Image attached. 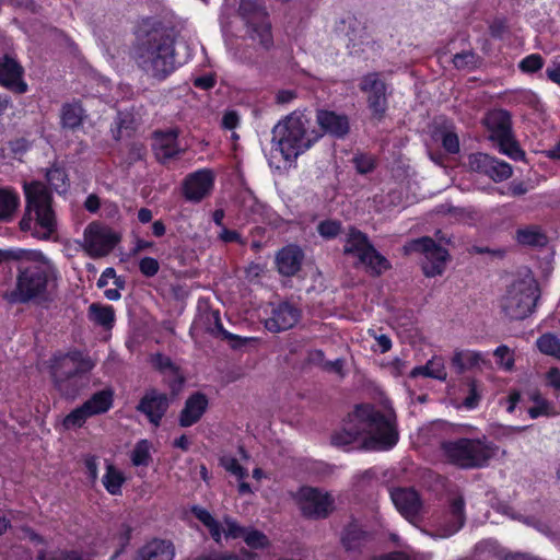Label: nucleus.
Listing matches in <instances>:
<instances>
[{"instance_id":"obj_1","label":"nucleus","mask_w":560,"mask_h":560,"mask_svg":"<svg viewBox=\"0 0 560 560\" xmlns=\"http://www.w3.org/2000/svg\"><path fill=\"white\" fill-rule=\"evenodd\" d=\"M362 436V446L371 451H389L399 440L395 421L371 404L354 407L342 428L331 434V444L348 450Z\"/></svg>"},{"instance_id":"obj_2","label":"nucleus","mask_w":560,"mask_h":560,"mask_svg":"<svg viewBox=\"0 0 560 560\" xmlns=\"http://www.w3.org/2000/svg\"><path fill=\"white\" fill-rule=\"evenodd\" d=\"M136 65L150 78L162 81L175 71V39L161 25L144 23L137 33L133 48Z\"/></svg>"},{"instance_id":"obj_3","label":"nucleus","mask_w":560,"mask_h":560,"mask_svg":"<svg viewBox=\"0 0 560 560\" xmlns=\"http://www.w3.org/2000/svg\"><path fill=\"white\" fill-rule=\"evenodd\" d=\"M25 212L19 226L37 240L48 241L57 232V218L52 209L50 190L40 182L24 183Z\"/></svg>"},{"instance_id":"obj_4","label":"nucleus","mask_w":560,"mask_h":560,"mask_svg":"<svg viewBox=\"0 0 560 560\" xmlns=\"http://www.w3.org/2000/svg\"><path fill=\"white\" fill-rule=\"evenodd\" d=\"M312 121L303 112H293L272 128V141L278 144L285 160L308 150L320 133L311 128Z\"/></svg>"},{"instance_id":"obj_5","label":"nucleus","mask_w":560,"mask_h":560,"mask_svg":"<svg viewBox=\"0 0 560 560\" xmlns=\"http://www.w3.org/2000/svg\"><path fill=\"white\" fill-rule=\"evenodd\" d=\"M94 368L91 358L82 350L56 352L49 361V374L55 388L63 396L74 397L78 393L75 378L90 373Z\"/></svg>"},{"instance_id":"obj_6","label":"nucleus","mask_w":560,"mask_h":560,"mask_svg":"<svg viewBox=\"0 0 560 560\" xmlns=\"http://www.w3.org/2000/svg\"><path fill=\"white\" fill-rule=\"evenodd\" d=\"M441 450L446 459L460 468L486 467L493 458L499 446L486 436L481 439L458 438L441 443Z\"/></svg>"},{"instance_id":"obj_7","label":"nucleus","mask_w":560,"mask_h":560,"mask_svg":"<svg viewBox=\"0 0 560 560\" xmlns=\"http://www.w3.org/2000/svg\"><path fill=\"white\" fill-rule=\"evenodd\" d=\"M50 271L40 262L22 261L18 267L15 287L5 294L12 304H26L47 300Z\"/></svg>"},{"instance_id":"obj_8","label":"nucleus","mask_w":560,"mask_h":560,"mask_svg":"<svg viewBox=\"0 0 560 560\" xmlns=\"http://www.w3.org/2000/svg\"><path fill=\"white\" fill-rule=\"evenodd\" d=\"M483 125L490 132V139L498 143L502 153L514 160L523 158L524 152L515 141L512 133V120L508 110H490L483 118Z\"/></svg>"},{"instance_id":"obj_9","label":"nucleus","mask_w":560,"mask_h":560,"mask_svg":"<svg viewBox=\"0 0 560 560\" xmlns=\"http://www.w3.org/2000/svg\"><path fill=\"white\" fill-rule=\"evenodd\" d=\"M240 14L246 24L248 37L268 49L272 45L271 24L261 0H241Z\"/></svg>"},{"instance_id":"obj_10","label":"nucleus","mask_w":560,"mask_h":560,"mask_svg":"<svg viewBox=\"0 0 560 560\" xmlns=\"http://www.w3.org/2000/svg\"><path fill=\"white\" fill-rule=\"evenodd\" d=\"M296 502L301 514L307 520H326L335 511L332 494L317 487H301Z\"/></svg>"},{"instance_id":"obj_11","label":"nucleus","mask_w":560,"mask_h":560,"mask_svg":"<svg viewBox=\"0 0 560 560\" xmlns=\"http://www.w3.org/2000/svg\"><path fill=\"white\" fill-rule=\"evenodd\" d=\"M537 300L536 289L520 283L508 290L502 302V310L511 320H522L534 312Z\"/></svg>"},{"instance_id":"obj_12","label":"nucleus","mask_w":560,"mask_h":560,"mask_svg":"<svg viewBox=\"0 0 560 560\" xmlns=\"http://www.w3.org/2000/svg\"><path fill=\"white\" fill-rule=\"evenodd\" d=\"M408 249L424 255L421 268L425 277L433 278L444 272L450 254L446 248L438 244L430 236L412 240L409 243Z\"/></svg>"},{"instance_id":"obj_13","label":"nucleus","mask_w":560,"mask_h":560,"mask_svg":"<svg viewBox=\"0 0 560 560\" xmlns=\"http://www.w3.org/2000/svg\"><path fill=\"white\" fill-rule=\"evenodd\" d=\"M171 402L172 398L166 393L150 387L145 389L144 394L139 399L136 410L143 415L152 425L158 428L161 425Z\"/></svg>"},{"instance_id":"obj_14","label":"nucleus","mask_w":560,"mask_h":560,"mask_svg":"<svg viewBox=\"0 0 560 560\" xmlns=\"http://www.w3.org/2000/svg\"><path fill=\"white\" fill-rule=\"evenodd\" d=\"M376 541V533L366 529L357 518L352 517L345 525L340 536V542L343 549L349 553L361 555Z\"/></svg>"},{"instance_id":"obj_15","label":"nucleus","mask_w":560,"mask_h":560,"mask_svg":"<svg viewBox=\"0 0 560 560\" xmlns=\"http://www.w3.org/2000/svg\"><path fill=\"white\" fill-rule=\"evenodd\" d=\"M196 324L209 335L231 341V347L233 349H240L246 346L249 341L248 338L232 334L224 328L219 310L207 307L200 311Z\"/></svg>"},{"instance_id":"obj_16","label":"nucleus","mask_w":560,"mask_h":560,"mask_svg":"<svg viewBox=\"0 0 560 560\" xmlns=\"http://www.w3.org/2000/svg\"><path fill=\"white\" fill-rule=\"evenodd\" d=\"M84 240L97 256L108 254L120 242V236L100 222H91L84 230Z\"/></svg>"},{"instance_id":"obj_17","label":"nucleus","mask_w":560,"mask_h":560,"mask_svg":"<svg viewBox=\"0 0 560 560\" xmlns=\"http://www.w3.org/2000/svg\"><path fill=\"white\" fill-rule=\"evenodd\" d=\"M149 363L156 372L164 376V382L172 397L177 396L185 384V376L180 368L168 355L161 352L150 354Z\"/></svg>"},{"instance_id":"obj_18","label":"nucleus","mask_w":560,"mask_h":560,"mask_svg":"<svg viewBox=\"0 0 560 560\" xmlns=\"http://www.w3.org/2000/svg\"><path fill=\"white\" fill-rule=\"evenodd\" d=\"M362 92L368 94V104L376 118H382L387 109L386 85L377 73H369L360 83Z\"/></svg>"},{"instance_id":"obj_19","label":"nucleus","mask_w":560,"mask_h":560,"mask_svg":"<svg viewBox=\"0 0 560 560\" xmlns=\"http://www.w3.org/2000/svg\"><path fill=\"white\" fill-rule=\"evenodd\" d=\"M301 318V311L290 302H281L272 307L271 315L265 320L270 332H280L294 327Z\"/></svg>"},{"instance_id":"obj_20","label":"nucleus","mask_w":560,"mask_h":560,"mask_svg":"<svg viewBox=\"0 0 560 560\" xmlns=\"http://www.w3.org/2000/svg\"><path fill=\"white\" fill-rule=\"evenodd\" d=\"M209 408V398L202 392L191 393L178 415V425L189 428L198 423Z\"/></svg>"},{"instance_id":"obj_21","label":"nucleus","mask_w":560,"mask_h":560,"mask_svg":"<svg viewBox=\"0 0 560 560\" xmlns=\"http://www.w3.org/2000/svg\"><path fill=\"white\" fill-rule=\"evenodd\" d=\"M23 68L12 57L4 55L0 58V85L23 94L27 91V84L23 80Z\"/></svg>"},{"instance_id":"obj_22","label":"nucleus","mask_w":560,"mask_h":560,"mask_svg":"<svg viewBox=\"0 0 560 560\" xmlns=\"http://www.w3.org/2000/svg\"><path fill=\"white\" fill-rule=\"evenodd\" d=\"M177 138L178 132L176 129L154 133L152 147L159 162L168 163L184 151Z\"/></svg>"},{"instance_id":"obj_23","label":"nucleus","mask_w":560,"mask_h":560,"mask_svg":"<svg viewBox=\"0 0 560 560\" xmlns=\"http://www.w3.org/2000/svg\"><path fill=\"white\" fill-rule=\"evenodd\" d=\"M390 499L406 520L417 517L421 511L422 501L413 488H395L390 491Z\"/></svg>"},{"instance_id":"obj_24","label":"nucleus","mask_w":560,"mask_h":560,"mask_svg":"<svg viewBox=\"0 0 560 560\" xmlns=\"http://www.w3.org/2000/svg\"><path fill=\"white\" fill-rule=\"evenodd\" d=\"M469 170L481 175H512L510 164L486 153H474L468 158Z\"/></svg>"},{"instance_id":"obj_25","label":"nucleus","mask_w":560,"mask_h":560,"mask_svg":"<svg viewBox=\"0 0 560 560\" xmlns=\"http://www.w3.org/2000/svg\"><path fill=\"white\" fill-rule=\"evenodd\" d=\"M304 254L298 246L289 245L281 248L276 256L277 270L285 277L295 276L302 266Z\"/></svg>"},{"instance_id":"obj_26","label":"nucleus","mask_w":560,"mask_h":560,"mask_svg":"<svg viewBox=\"0 0 560 560\" xmlns=\"http://www.w3.org/2000/svg\"><path fill=\"white\" fill-rule=\"evenodd\" d=\"M214 187V177H185L182 194L187 201L198 203L209 196Z\"/></svg>"},{"instance_id":"obj_27","label":"nucleus","mask_w":560,"mask_h":560,"mask_svg":"<svg viewBox=\"0 0 560 560\" xmlns=\"http://www.w3.org/2000/svg\"><path fill=\"white\" fill-rule=\"evenodd\" d=\"M174 557L175 547L172 541L154 538L138 550L135 560H173Z\"/></svg>"},{"instance_id":"obj_28","label":"nucleus","mask_w":560,"mask_h":560,"mask_svg":"<svg viewBox=\"0 0 560 560\" xmlns=\"http://www.w3.org/2000/svg\"><path fill=\"white\" fill-rule=\"evenodd\" d=\"M316 120L325 132L337 138L346 136L349 131V121L345 115H339L330 110H318Z\"/></svg>"},{"instance_id":"obj_29","label":"nucleus","mask_w":560,"mask_h":560,"mask_svg":"<svg viewBox=\"0 0 560 560\" xmlns=\"http://www.w3.org/2000/svg\"><path fill=\"white\" fill-rule=\"evenodd\" d=\"M465 521V500L463 497H456L451 500L445 514V536H452L456 534L464 526Z\"/></svg>"},{"instance_id":"obj_30","label":"nucleus","mask_w":560,"mask_h":560,"mask_svg":"<svg viewBox=\"0 0 560 560\" xmlns=\"http://www.w3.org/2000/svg\"><path fill=\"white\" fill-rule=\"evenodd\" d=\"M114 404V392L105 388L94 393L82 406L91 417L107 412Z\"/></svg>"},{"instance_id":"obj_31","label":"nucleus","mask_w":560,"mask_h":560,"mask_svg":"<svg viewBox=\"0 0 560 560\" xmlns=\"http://www.w3.org/2000/svg\"><path fill=\"white\" fill-rule=\"evenodd\" d=\"M515 241L524 247H544L548 237L538 225H526L515 232Z\"/></svg>"},{"instance_id":"obj_32","label":"nucleus","mask_w":560,"mask_h":560,"mask_svg":"<svg viewBox=\"0 0 560 560\" xmlns=\"http://www.w3.org/2000/svg\"><path fill=\"white\" fill-rule=\"evenodd\" d=\"M371 247L374 246L365 233L355 228L350 229L343 248L345 254L355 255L360 260L363 254H369Z\"/></svg>"},{"instance_id":"obj_33","label":"nucleus","mask_w":560,"mask_h":560,"mask_svg":"<svg viewBox=\"0 0 560 560\" xmlns=\"http://www.w3.org/2000/svg\"><path fill=\"white\" fill-rule=\"evenodd\" d=\"M88 316L91 322L104 329H112L116 319L114 306L101 303H92L89 306Z\"/></svg>"},{"instance_id":"obj_34","label":"nucleus","mask_w":560,"mask_h":560,"mask_svg":"<svg viewBox=\"0 0 560 560\" xmlns=\"http://www.w3.org/2000/svg\"><path fill=\"white\" fill-rule=\"evenodd\" d=\"M20 206L19 194L9 187L0 188V221L10 222Z\"/></svg>"},{"instance_id":"obj_35","label":"nucleus","mask_w":560,"mask_h":560,"mask_svg":"<svg viewBox=\"0 0 560 560\" xmlns=\"http://www.w3.org/2000/svg\"><path fill=\"white\" fill-rule=\"evenodd\" d=\"M126 480V476L120 469L112 463L106 464V470L102 478V483L109 494L121 495L122 486Z\"/></svg>"},{"instance_id":"obj_36","label":"nucleus","mask_w":560,"mask_h":560,"mask_svg":"<svg viewBox=\"0 0 560 560\" xmlns=\"http://www.w3.org/2000/svg\"><path fill=\"white\" fill-rule=\"evenodd\" d=\"M360 261L366 266L373 277H378L385 271L392 269L390 261L382 255L375 247H371L369 254H363Z\"/></svg>"},{"instance_id":"obj_37","label":"nucleus","mask_w":560,"mask_h":560,"mask_svg":"<svg viewBox=\"0 0 560 560\" xmlns=\"http://www.w3.org/2000/svg\"><path fill=\"white\" fill-rule=\"evenodd\" d=\"M480 361L481 354L470 350H456L451 360L457 374H463L466 370L477 366Z\"/></svg>"},{"instance_id":"obj_38","label":"nucleus","mask_w":560,"mask_h":560,"mask_svg":"<svg viewBox=\"0 0 560 560\" xmlns=\"http://www.w3.org/2000/svg\"><path fill=\"white\" fill-rule=\"evenodd\" d=\"M83 119V109L79 104H67L61 110L62 127L75 129L81 126Z\"/></svg>"},{"instance_id":"obj_39","label":"nucleus","mask_w":560,"mask_h":560,"mask_svg":"<svg viewBox=\"0 0 560 560\" xmlns=\"http://www.w3.org/2000/svg\"><path fill=\"white\" fill-rule=\"evenodd\" d=\"M536 345L541 353L560 360V339L556 335L544 334L537 339Z\"/></svg>"},{"instance_id":"obj_40","label":"nucleus","mask_w":560,"mask_h":560,"mask_svg":"<svg viewBox=\"0 0 560 560\" xmlns=\"http://www.w3.org/2000/svg\"><path fill=\"white\" fill-rule=\"evenodd\" d=\"M130 459L133 466L140 467V466H149L151 462V453H150V443L148 440H140L135 445Z\"/></svg>"},{"instance_id":"obj_41","label":"nucleus","mask_w":560,"mask_h":560,"mask_svg":"<svg viewBox=\"0 0 560 560\" xmlns=\"http://www.w3.org/2000/svg\"><path fill=\"white\" fill-rule=\"evenodd\" d=\"M91 416L88 415V411L84 409V407L81 405L73 410H71L62 420V427L66 430H72V429H80L82 428L86 420Z\"/></svg>"},{"instance_id":"obj_42","label":"nucleus","mask_w":560,"mask_h":560,"mask_svg":"<svg viewBox=\"0 0 560 560\" xmlns=\"http://www.w3.org/2000/svg\"><path fill=\"white\" fill-rule=\"evenodd\" d=\"M243 540L250 549L255 550L268 548L270 545L269 538L262 532L253 527L247 528Z\"/></svg>"},{"instance_id":"obj_43","label":"nucleus","mask_w":560,"mask_h":560,"mask_svg":"<svg viewBox=\"0 0 560 560\" xmlns=\"http://www.w3.org/2000/svg\"><path fill=\"white\" fill-rule=\"evenodd\" d=\"M433 361H429L425 365H419L411 370L410 376L417 377V376H424V377H431L440 381H444L447 376V373L445 371L444 366H439L436 371H432Z\"/></svg>"},{"instance_id":"obj_44","label":"nucleus","mask_w":560,"mask_h":560,"mask_svg":"<svg viewBox=\"0 0 560 560\" xmlns=\"http://www.w3.org/2000/svg\"><path fill=\"white\" fill-rule=\"evenodd\" d=\"M493 355L495 358V362L498 366L503 369L504 371H512L514 369L515 360L514 355L511 353V350L505 345H500L493 351Z\"/></svg>"},{"instance_id":"obj_45","label":"nucleus","mask_w":560,"mask_h":560,"mask_svg":"<svg viewBox=\"0 0 560 560\" xmlns=\"http://www.w3.org/2000/svg\"><path fill=\"white\" fill-rule=\"evenodd\" d=\"M467 387L468 394L463 400V406L468 410H472L479 406V402L481 400V393L477 381L474 378H469L467 381Z\"/></svg>"},{"instance_id":"obj_46","label":"nucleus","mask_w":560,"mask_h":560,"mask_svg":"<svg viewBox=\"0 0 560 560\" xmlns=\"http://www.w3.org/2000/svg\"><path fill=\"white\" fill-rule=\"evenodd\" d=\"M317 232L326 240H332L341 232V223L336 220H324L317 225Z\"/></svg>"},{"instance_id":"obj_47","label":"nucleus","mask_w":560,"mask_h":560,"mask_svg":"<svg viewBox=\"0 0 560 560\" xmlns=\"http://www.w3.org/2000/svg\"><path fill=\"white\" fill-rule=\"evenodd\" d=\"M527 412L532 419H538L539 417H556L559 415L555 406L547 399L541 400L539 405H534Z\"/></svg>"},{"instance_id":"obj_48","label":"nucleus","mask_w":560,"mask_h":560,"mask_svg":"<svg viewBox=\"0 0 560 560\" xmlns=\"http://www.w3.org/2000/svg\"><path fill=\"white\" fill-rule=\"evenodd\" d=\"M256 553L242 548L238 555L234 553H217L209 557L198 558L197 560H255Z\"/></svg>"},{"instance_id":"obj_49","label":"nucleus","mask_w":560,"mask_h":560,"mask_svg":"<svg viewBox=\"0 0 560 560\" xmlns=\"http://www.w3.org/2000/svg\"><path fill=\"white\" fill-rule=\"evenodd\" d=\"M544 66V59L539 54H532L518 63V68L525 73H534L540 70Z\"/></svg>"},{"instance_id":"obj_50","label":"nucleus","mask_w":560,"mask_h":560,"mask_svg":"<svg viewBox=\"0 0 560 560\" xmlns=\"http://www.w3.org/2000/svg\"><path fill=\"white\" fill-rule=\"evenodd\" d=\"M225 529L224 534L226 538L237 539L244 537L248 527L240 525L236 521L231 517H225Z\"/></svg>"},{"instance_id":"obj_51","label":"nucleus","mask_w":560,"mask_h":560,"mask_svg":"<svg viewBox=\"0 0 560 560\" xmlns=\"http://www.w3.org/2000/svg\"><path fill=\"white\" fill-rule=\"evenodd\" d=\"M139 270L144 277L152 278L159 272L160 264L158 259L147 256L140 259Z\"/></svg>"},{"instance_id":"obj_52","label":"nucleus","mask_w":560,"mask_h":560,"mask_svg":"<svg viewBox=\"0 0 560 560\" xmlns=\"http://www.w3.org/2000/svg\"><path fill=\"white\" fill-rule=\"evenodd\" d=\"M353 163L360 174H366L374 171L375 160L369 154H358L353 158Z\"/></svg>"},{"instance_id":"obj_53","label":"nucleus","mask_w":560,"mask_h":560,"mask_svg":"<svg viewBox=\"0 0 560 560\" xmlns=\"http://www.w3.org/2000/svg\"><path fill=\"white\" fill-rule=\"evenodd\" d=\"M37 560H82L77 551L60 550L52 552L49 557H46L44 552H40Z\"/></svg>"},{"instance_id":"obj_54","label":"nucleus","mask_w":560,"mask_h":560,"mask_svg":"<svg viewBox=\"0 0 560 560\" xmlns=\"http://www.w3.org/2000/svg\"><path fill=\"white\" fill-rule=\"evenodd\" d=\"M224 468L232 475L236 476L240 480H243L248 476L247 469L243 467L234 457L226 459L224 463Z\"/></svg>"},{"instance_id":"obj_55","label":"nucleus","mask_w":560,"mask_h":560,"mask_svg":"<svg viewBox=\"0 0 560 560\" xmlns=\"http://www.w3.org/2000/svg\"><path fill=\"white\" fill-rule=\"evenodd\" d=\"M442 145L450 153H457L459 151V140L456 133L445 131L442 135Z\"/></svg>"},{"instance_id":"obj_56","label":"nucleus","mask_w":560,"mask_h":560,"mask_svg":"<svg viewBox=\"0 0 560 560\" xmlns=\"http://www.w3.org/2000/svg\"><path fill=\"white\" fill-rule=\"evenodd\" d=\"M546 384L556 392V396H560V369L552 366L546 373Z\"/></svg>"},{"instance_id":"obj_57","label":"nucleus","mask_w":560,"mask_h":560,"mask_svg":"<svg viewBox=\"0 0 560 560\" xmlns=\"http://www.w3.org/2000/svg\"><path fill=\"white\" fill-rule=\"evenodd\" d=\"M453 63L457 69L472 67L475 65V55L470 51L456 54L453 58Z\"/></svg>"},{"instance_id":"obj_58","label":"nucleus","mask_w":560,"mask_h":560,"mask_svg":"<svg viewBox=\"0 0 560 560\" xmlns=\"http://www.w3.org/2000/svg\"><path fill=\"white\" fill-rule=\"evenodd\" d=\"M191 513L206 527L215 520L207 509L198 505L191 508Z\"/></svg>"},{"instance_id":"obj_59","label":"nucleus","mask_w":560,"mask_h":560,"mask_svg":"<svg viewBox=\"0 0 560 560\" xmlns=\"http://www.w3.org/2000/svg\"><path fill=\"white\" fill-rule=\"evenodd\" d=\"M88 477L91 481H95L98 475L97 462L95 456H88L84 460Z\"/></svg>"},{"instance_id":"obj_60","label":"nucleus","mask_w":560,"mask_h":560,"mask_svg":"<svg viewBox=\"0 0 560 560\" xmlns=\"http://www.w3.org/2000/svg\"><path fill=\"white\" fill-rule=\"evenodd\" d=\"M343 365H345V360L341 358H338L334 361H326L323 365V369L326 372H334L340 376H343L345 375Z\"/></svg>"},{"instance_id":"obj_61","label":"nucleus","mask_w":560,"mask_h":560,"mask_svg":"<svg viewBox=\"0 0 560 560\" xmlns=\"http://www.w3.org/2000/svg\"><path fill=\"white\" fill-rule=\"evenodd\" d=\"M153 246H154V243L152 241H147V240L138 237L135 241V245L130 250V255L136 256L145 249L152 248Z\"/></svg>"},{"instance_id":"obj_62","label":"nucleus","mask_w":560,"mask_h":560,"mask_svg":"<svg viewBox=\"0 0 560 560\" xmlns=\"http://www.w3.org/2000/svg\"><path fill=\"white\" fill-rule=\"evenodd\" d=\"M376 343H377V351L380 353H386L392 349V339L387 335H380L375 337ZM376 351V349L374 350Z\"/></svg>"},{"instance_id":"obj_63","label":"nucleus","mask_w":560,"mask_h":560,"mask_svg":"<svg viewBox=\"0 0 560 560\" xmlns=\"http://www.w3.org/2000/svg\"><path fill=\"white\" fill-rule=\"evenodd\" d=\"M101 207V201L97 195L91 194L86 197L84 201V208L91 212L96 213Z\"/></svg>"},{"instance_id":"obj_64","label":"nucleus","mask_w":560,"mask_h":560,"mask_svg":"<svg viewBox=\"0 0 560 560\" xmlns=\"http://www.w3.org/2000/svg\"><path fill=\"white\" fill-rule=\"evenodd\" d=\"M546 74L550 81L560 85V62L553 61L552 65L547 68Z\"/></svg>"}]
</instances>
